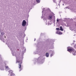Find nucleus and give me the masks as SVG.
I'll list each match as a JSON object with an SVG mask.
<instances>
[{"label": "nucleus", "mask_w": 76, "mask_h": 76, "mask_svg": "<svg viewBox=\"0 0 76 76\" xmlns=\"http://www.w3.org/2000/svg\"><path fill=\"white\" fill-rule=\"evenodd\" d=\"M19 63V66H18V68L19 69V71L20 72L22 70V68H21V64L22 63V62L20 58H19L18 59V61H16V63Z\"/></svg>", "instance_id": "f257e3e1"}, {"label": "nucleus", "mask_w": 76, "mask_h": 76, "mask_svg": "<svg viewBox=\"0 0 76 76\" xmlns=\"http://www.w3.org/2000/svg\"><path fill=\"white\" fill-rule=\"evenodd\" d=\"M68 51L69 52V53H71V52H74L75 51V50L73 48H68L67 49Z\"/></svg>", "instance_id": "f03ea898"}, {"label": "nucleus", "mask_w": 76, "mask_h": 76, "mask_svg": "<svg viewBox=\"0 0 76 76\" xmlns=\"http://www.w3.org/2000/svg\"><path fill=\"white\" fill-rule=\"evenodd\" d=\"M26 21H25L24 20H23L22 24V26H25L26 25Z\"/></svg>", "instance_id": "7ed1b4c3"}, {"label": "nucleus", "mask_w": 76, "mask_h": 76, "mask_svg": "<svg viewBox=\"0 0 76 76\" xmlns=\"http://www.w3.org/2000/svg\"><path fill=\"white\" fill-rule=\"evenodd\" d=\"M49 19H52V15H50L48 17Z\"/></svg>", "instance_id": "20e7f679"}, {"label": "nucleus", "mask_w": 76, "mask_h": 76, "mask_svg": "<svg viewBox=\"0 0 76 76\" xmlns=\"http://www.w3.org/2000/svg\"><path fill=\"white\" fill-rule=\"evenodd\" d=\"M60 30L62 31H63V28H62V27L61 26L60 27Z\"/></svg>", "instance_id": "39448f33"}, {"label": "nucleus", "mask_w": 76, "mask_h": 76, "mask_svg": "<svg viewBox=\"0 0 76 76\" xmlns=\"http://www.w3.org/2000/svg\"><path fill=\"white\" fill-rule=\"evenodd\" d=\"M46 56L47 57H48V56H49V54H48V53H47L46 54Z\"/></svg>", "instance_id": "423d86ee"}, {"label": "nucleus", "mask_w": 76, "mask_h": 76, "mask_svg": "<svg viewBox=\"0 0 76 76\" xmlns=\"http://www.w3.org/2000/svg\"><path fill=\"white\" fill-rule=\"evenodd\" d=\"M36 1L38 3H39V2H40V1L39 0H36Z\"/></svg>", "instance_id": "0eeeda50"}, {"label": "nucleus", "mask_w": 76, "mask_h": 76, "mask_svg": "<svg viewBox=\"0 0 76 76\" xmlns=\"http://www.w3.org/2000/svg\"><path fill=\"white\" fill-rule=\"evenodd\" d=\"M56 30H57V31H59V30H60V28H56Z\"/></svg>", "instance_id": "6e6552de"}, {"label": "nucleus", "mask_w": 76, "mask_h": 76, "mask_svg": "<svg viewBox=\"0 0 76 76\" xmlns=\"http://www.w3.org/2000/svg\"><path fill=\"white\" fill-rule=\"evenodd\" d=\"M59 31H57L56 32V33L57 34H59Z\"/></svg>", "instance_id": "1a4fd4ad"}, {"label": "nucleus", "mask_w": 76, "mask_h": 76, "mask_svg": "<svg viewBox=\"0 0 76 76\" xmlns=\"http://www.w3.org/2000/svg\"><path fill=\"white\" fill-rule=\"evenodd\" d=\"M59 34H61H61H62V33H61L60 31H59Z\"/></svg>", "instance_id": "9d476101"}, {"label": "nucleus", "mask_w": 76, "mask_h": 76, "mask_svg": "<svg viewBox=\"0 0 76 76\" xmlns=\"http://www.w3.org/2000/svg\"><path fill=\"white\" fill-rule=\"evenodd\" d=\"M56 21L57 22H59V19H57L56 20Z\"/></svg>", "instance_id": "9b49d317"}, {"label": "nucleus", "mask_w": 76, "mask_h": 76, "mask_svg": "<svg viewBox=\"0 0 76 76\" xmlns=\"http://www.w3.org/2000/svg\"><path fill=\"white\" fill-rule=\"evenodd\" d=\"M8 67H8V66H6V69L8 68Z\"/></svg>", "instance_id": "f8f14e48"}, {"label": "nucleus", "mask_w": 76, "mask_h": 76, "mask_svg": "<svg viewBox=\"0 0 76 76\" xmlns=\"http://www.w3.org/2000/svg\"><path fill=\"white\" fill-rule=\"evenodd\" d=\"M2 34L3 35V34H4V33H2Z\"/></svg>", "instance_id": "ddd939ff"}, {"label": "nucleus", "mask_w": 76, "mask_h": 76, "mask_svg": "<svg viewBox=\"0 0 76 76\" xmlns=\"http://www.w3.org/2000/svg\"><path fill=\"white\" fill-rule=\"evenodd\" d=\"M4 38H6V36H5V37H4Z\"/></svg>", "instance_id": "4468645a"}]
</instances>
